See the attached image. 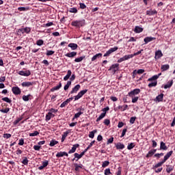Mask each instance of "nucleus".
<instances>
[{"instance_id":"16","label":"nucleus","mask_w":175,"mask_h":175,"mask_svg":"<svg viewBox=\"0 0 175 175\" xmlns=\"http://www.w3.org/2000/svg\"><path fill=\"white\" fill-rule=\"evenodd\" d=\"M62 157H69V154L66 152H59L56 154L57 158H61Z\"/></svg>"},{"instance_id":"37","label":"nucleus","mask_w":175,"mask_h":175,"mask_svg":"<svg viewBox=\"0 0 175 175\" xmlns=\"http://www.w3.org/2000/svg\"><path fill=\"white\" fill-rule=\"evenodd\" d=\"M68 135H69L68 131H66L63 133L62 136V143H64V142H65V139H66V137L68 136Z\"/></svg>"},{"instance_id":"30","label":"nucleus","mask_w":175,"mask_h":175,"mask_svg":"<svg viewBox=\"0 0 175 175\" xmlns=\"http://www.w3.org/2000/svg\"><path fill=\"white\" fill-rule=\"evenodd\" d=\"M68 46V47H70L72 50H77V47H79L77 44H75V43H70Z\"/></svg>"},{"instance_id":"61","label":"nucleus","mask_w":175,"mask_h":175,"mask_svg":"<svg viewBox=\"0 0 175 175\" xmlns=\"http://www.w3.org/2000/svg\"><path fill=\"white\" fill-rule=\"evenodd\" d=\"M54 53H55V51L47 50L46 55L48 56H50V55H53L54 54Z\"/></svg>"},{"instance_id":"13","label":"nucleus","mask_w":175,"mask_h":175,"mask_svg":"<svg viewBox=\"0 0 175 175\" xmlns=\"http://www.w3.org/2000/svg\"><path fill=\"white\" fill-rule=\"evenodd\" d=\"M85 150H83V152H81V154H79V153H75L74 154V157H75V158H77L76 161H79V159H81V158H83V156L85 154Z\"/></svg>"},{"instance_id":"42","label":"nucleus","mask_w":175,"mask_h":175,"mask_svg":"<svg viewBox=\"0 0 175 175\" xmlns=\"http://www.w3.org/2000/svg\"><path fill=\"white\" fill-rule=\"evenodd\" d=\"M97 131L96 130H94L92 131H90L89 133V137H90V139H94V137H95V133H96Z\"/></svg>"},{"instance_id":"51","label":"nucleus","mask_w":175,"mask_h":175,"mask_svg":"<svg viewBox=\"0 0 175 175\" xmlns=\"http://www.w3.org/2000/svg\"><path fill=\"white\" fill-rule=\"evenodd\" d=\"M152 155H154V150L152 149L146 154V158H150V157H152Z\"/></svg>"},{"instance_id":"19","label":"nucleus","mask_w":175,"mask_h":175,"mask_svg":"<svg viewBox=\"0 0 175 175\" xmlns=\"http://www.w3.org/2000/svg\"><path fill=\"white\" fill-rule=\"evenodd\" d=\"M77 55V52L72 51L71 53H68L65 55L66 57H68V58H73Z\"/></svg>"},{"instance_id":"57","label":"nucleus","mask_w":175,"mask_h":175,"mask_svg":"<svg viewBox=\"0 0 175 175\" xmlns=\"http://www.w3.org/2000/svg\"><path fill=\"white\" fill-rule=\"evenodd\" d=\"M49 111L52 113V114H57V113H58V109H55L54 108H51Z\"/></svg>"},{"instance_id":"44","label":"nucleus","mask_w":175,"mask_h":175,"mask_svg":"<svg viewBox=\"0 0 175 175\" xmlns=\"http://www.w3.org/2000/svg\"><path fill=\"white\" fill-rule=\"evenodd\" d=\"M83 59H85V56H81L79 57H77L75 59V62H81Z\"/></svg>"},{"instance_id":"17","label":"nucleus","mask_w":175,"mask_h":175,"mask_svg":"<svg viewBox=\"0 0 175 175\" xmlns=\"http://www.w3.org/2000/svg\"><path fill=\"white\" fill-rule=\"evenodd\" d=\"M19 32H21V33H29L31 32V28L25 27L20 29Z\"/></svg>"},{"instance_id":"63","label":"nucleus","mask_w":175,"mask_h":175,"mask_svg":"<svg viewBox=\"0 0 175 175\" xmlns=\"http://www.w3.org/2000/svg\"><path fill=\"white\" fill-rule=\"evenodd\" d=\"M136 121V117H131L130 118V124H135V122Z\"/></svg>"},{"instance_id":"59","label":"nucleus","mask_w":175,"mask_h":175,"mask_svg":"<svg viewBox=\"0 0 175 175\" xmlns=\"http://www.w3.org/2000/svg\"><path fill=\"white\" fill-rule=\"evenodd\" d=\"M1 113H7L10 111V108H5V109H0Z\"/></svg>"},{"instance_id":"25","label":"nucleus","mask_w":175,"mask_h":175,"mask_svg":"<svg viewBox=\"0 0 175 175\" xmlns=\"http://www.w3.org/2000/svg\"><path fill=\"white\" fill-rule=\"evenodd\" d=\"M152 40H154V37H146L144 39V44H147L150 42H152Z\"/></svg>"},{"instance_id":"55","label":"nucleus","mask_w":175,"mask_h":175,"mask_svg":"<svg viewBox=\"0 0 175 175\" xmlns=\"http://www.w3.org/2000/svg\"><path fill=\"white\" fill-rule=\"evenodd\" d=\"M68 12L70 13H77V8H70Z\"/></svg>"},{"instance_id":"5","label":"nucleus","mask_w":175,"mask_h":175,"mask_svg":"<svg viewBox=\"0 0 175 175\" xmlns=\"http://www.w3.org/2000/svg\"><path fill=\"white\" fill-rule=\"evenodd\" d=\"M120 69V64H112L109 68L108 69V70H112L113 75L116 73V72L118 71V70Z\"/></svg>"},{"instance_id":"9","label":"nucleus","mask_w":175,"mask_h":175,"mask_svg":"<svg viewBox=\"0 0 175 175\" xmlns=\"http://www.w3.org/2000/svg\"><path fill=\"white\" fill-rule=\"evenodd\" d=\"M14 95H20L21 94V89L18 86H15L12 88Z\"/></svg>"},{"instance_id":"46","label":"nucleus","mask_w":175,"mask_h":175,"mask_svg":"<svg viewBox=\"0 0 175 175\" xmlns=\"http://www.w3.org/2000/svg\"><path fill=\"white\" fill-rule=\"evenodd\" d=\"M55 144H58V142L56 141L55 139H52L50 142L49 146H50V147H54V146H55Z\"/></svg>"},{"instance_id":"7","label":"nucleus","mask_w":175,"mask_h":175,"mask_svg":"<svg viewBox=\"0 0 175 175\" xmlns=\"http://www.w3.org/2000/svg\"><path fill=\"white\" fill-rule=\"evenodd\" d=\"M131 58H133V55H126L122 57H120L118 59V64H121V62H124V61H127V59H131Z\"/></svg>"},{"instance_id":"21","label":"nucleus","mask_w":175,"mask_h":175,"mask_svg":"<svg viewBox=\"0 0 175 175\" xmlns=\"http://www.w3.org/2000/svg\"><path fill=\"white\" fill-rule=\"evenodd\" d=\"M61 87H62V83L59 82V85L53 87L51 89V92H54V91H58V90H59Z\"/></svg>"},{"instance_id":"41","label":"nucleus","mask_w":175,"mask_h":175,"mask_svg":"<svg viewBox=\"0 0 175 175\" xmlns=\"http://www.w3.org/2000/svg\"><path fill=\"white\" fill-rule=\"evenodd\" d=\"M173 170H174V167H173L172 165H167V173H170L171 172H173Z\"/></svg>"},{"instance_id":"24","label":"nucleus","mask_w":175,"mask_h":175,"mask_svg":"<svg viewBox=\"0 0 175 175\" xmlns=\"http://www.w3.org/2000/svg\"><path fill=\"white\" fill-rule=\"evenodd\" d=\"M116 147L117 150H124V148H125V145H124V144H122L121 142H118L116 145Z\"/></svg>"},{"instance_id":"6","label":"nucleus","mask_w":175,"mask_h":175,"mask_svg":"<svg viewBox=\"0 0 175 175\" xmlns=\"http://www.w3.org/2000/svg\"><path fill=\"white\" fill-rule=\"evenodd\" d=\"M139 92H141L140 89H134L133 91L129 92V96L130 98H134L135 96L139 95Z\"/></svg>"},{"instance_id":"15","label":"nucleus","mask_w":175,"mask_h":175,"mask_svg":"<svg viewBox=\"0 0 175 175\" xmlns=\"http://www.w3.org/2000/svg\"><path fill=\"white\" fill-rule=\"evenodd\" d=\"M54 117H55V114L52 113L51 112H48L46 115L45 120L46 121H50V120H51V118H54Z\"/></svg>"},{"instance_id":"23","label":"nucleus","mask_w":175,"mask_h":175,"mask_svg":"<svg viewBox=\"0 0 175 175\" xmlns=\"http://www.w3.org/2000/svg\"><path fill=\"white\" fill-rule=\"evenodd\" d=\"M103 55L102 53H97L95 55H94L92 57V61L94 62V61H96V59H99V58H102V56Z\"/></svg>"},{"instance_id":"62","label":"nucleus","mask_w":175,"mask_h":175,"mask_svg":"<svg viewBox=\"0 0 175 175\" xmlns=\"http://www.w3.org/2000/svg\"><path fill=\"white\" fill-rule=\"evenodd\" d=\"M79 8L80 9L84 10L87 8V5L83 3H79Z\"/></svg>"},{"instance_id":"53","label":"nucleus","mask_w":175,"mask_h":175,"mask_svg":"<svg viewBox=\"0 0 175 175\" xmlns=\"http://www.w3.org/2000/svg\"><path fill=\"white\" fill-rule=\"evenodd\" d=\"M69 103L68 102L67 100H66L64 102H63L61 105H60V107L62 109L64 107H66V106H68V104Z\"/></svg>"},{"instance_id":"29","label":"nucleus","mask_w":175,"mask_h":175,"mask_svg":"<svg viewBox=\"0 0 175 175\" xmlns=\"http://www.w3.org/2000/svg\"><path fill=\"white\" fill-rule=\"evenodd\" d=\"M118 109L119 110H120L121 111H125V110H128V105H119L118 107Z\"/></svg>"},{"instance_id":"58","label":"nucleus","mask_w":175,"mask_h":175,"mask_svg":"<svg viewBox=\"0 0 175 175\" xmlns=\"http://www.w3.org/2000/svg\"><path fill=\"white\" fill-rule=\"evenodd\" d=\"M39 135V132L38 131H34L33 133H31L29 134V136L33 137V136H38Z\"/></svg>"},{"instance_id":"35","label":"nucleus","mask_w":175,"mask_h":175,"mask_svg":"<svg viewBox=\"0 0 175 175\" xmlns=\"http://www.w3.org/2000/svg\"><path fill=\"white\" fill-rule=\"evenodd\" d=\"M144 72V69L134 70V75H143Z\"/></svg>"},{"instance_id":"31","label":"nucleus","mask_w":175,"mask_h":175,"mask_svg":"<svg viewBox=\"0 0 175 175\" xmlns=\"http://www.w3.org/2000/svg\"><path fill=\"white\" fill-rule=\"evenodd\" d=\"M173 85V80L172 79L171 81H168L167 84L164 85V88L165 90H167V88H170Z\"/></svg>"},{"instance_id":"3","label":"nucleus","mask_w":175,"mask_h":175,"mask_svg":"<svg viewBox=\"0 0 175 175\" xmlns=\"http://www.w3.org/2000/svg\"><path fill=\"white\" fill-rule=\"evenodd\" d=\"M88 92V90L85 89L80 91L77 96H75V100H79L80 98H82L83 95H85Z\"/></svg>"},{"instance_id":"27","label":"nucleus","mask_w":175,"mask_h":175,"mask_svg":"<svg viewBox=\"0 0 175 175\" xmlns=\"http://www.w3.org/2000/svg\"><path fill=\"white\" fill-rule=\"evenodd\" d=\"M143 31V28L141 27L140 26H135L134 29V32L135 33H140Z\"/></svg>"},{"instance_id":"40","label":"nucleus","mask_w":175,"mask_h":175,"mask_svg":"<svg viewBox=\"0 0 175 175\" xmlns=\"http://www.w3.org/2000/svg\"><path fill=\"white\" fill-rule=\"evenodd\" d=\"M135 146H136V144H135V143L131 142V143H130V144H128V146H127V150H131L135 148Z\"/></svg>"},{"instance_id":"2","label":"nucleus","mask_w":175,"mask_h":175,"mask_svg":"<svg viewBox=\"0 0 175 175\" xmlns=\"http://www.w3.org/2000/svg\"><path fill=\"white\" fill-rule=\"evenodd\" d=\"M118 50V46H114L113 48L109 49L103 55V57H110L113 53Z\"/></svg>"},{"instance_id":"39","label":"nucleus","mask_w":175,"mask_h":175,"mask_svg":"<svg viewBox=\"0 0 175 175\" xmlns=\"http://www.w3.org/2000/svg\"><path fill=\"white\" fill-rule=\"evenodd\" d=\"M105 117H106V112L105 113H102L99 117L96 119V122H99V121H100V120H103V118H105Z\"/></svg>"},{"instance_id":"45","label":"nucleus","mask_w":175,"mask_h":175,"mask_svg":"<svg viewBox=\"0 0 175 175\" xmlns=\"http://www.w3.org/2000/svg\"><path fill=\"white\" fill-rule=\"evenodd\" d=\"M165 162V161H164V160H162L161 162L158 163L154 165V169H157V167H161V166H162V165H163Z\"/></svg>"},{"instance_id":"52","label":"nucleus","mask_w":175,"mask_h":175,"mask_svg":"<svg viewBox=\"0 0 175 175\" xmlns=\"http://www.w3.org/2000/svg\"><path fill=\"white\" fill-rule=\"evenodd\" d=\"M164 154L163 153H156L154 157V158H157V159H159L161 157H163Z\"/></svg>"},{"instance_id":"43","label":"nucleus","mask_w":175,"mask_h":175,"mask_svg":"<svg viewBox=\"0 0 175 175\" xmlns=\"http://www.w3.org/2000/svg\"><path fill=\"white\" fill-rule=\"evenodd\" d=\"M94 144H95V140L92 141L89 146L87 147V148H85L83 151H85V152H87V151H88L90 150V148H91V147H92V146H94Z\"/></svg>"},{"instance_id":"26","label":"nucleus","mask_w":175,"mask_h":175,"mask_svg":"<svg viewBox=\"0 0 175 175\" xmlns=\"http://www.w3.org/2000/svg\"><path fill=\"white\" fill-rule=\"evenodd\" d=\"M148 81H151V83H149L148 85V87H149V88L154 87V76H152L151 78H149L148 79Z\"/></svg>"},{"instance_id":"36","label":"nucleus","mask_w":175,"mask_h":175,"mask_svg":"<svg viewBox=\"0 0 175 175\" xmlns=\"http://www.w3.org/2000/svg\"><path fill=\"white\" fill-rule=\"evenodd\" d=\"M70 85H72V81H67V83L64 85V91H68Z\"/></svg>"},{"instance_id":"54","label":"nucleus","mask_w":175,"mask_h":175,"mask_svg":"<svg viewBox=\"0 0 175 175\" xmlns=\"http://www.w3.org/2000/svg\"><path fill=\"white\" fill-rule=\"evenodd\" d=\"M44 43V41H43V40H38L36 41L37 46H43Z\"/></svg>"},{"instance_id":"64","label":"nucleus","mask_w":175,"mask_h":175,"mask_svg":"<svg viewBox=\"0 0 175 175\" xmlns=\"http://www.w3.org/2000/svg\"><path fill=\"white\" fill-rule=\"evenodd\" d=\"M18 146H24V139L23 138L19 139Z\"/></svg>"},{"instance_id":"18","label":"nucleus","mask_w":175,"mask_h":175,"mask_svg":"<svg viewBox=\"0 0 175 175\" xmlns=\"http://www.w3.org/2000/svg\"><path fill=\"white\" fill-rule=\"evenodd\" d=\"M81 110H83V108H78L77 109V111H79V112L75 114L74 118H73L72 120H75V118H79V117H80V116H81V114L83 113L81 111Z\"/></svg>"},{"instance_id":"20","label":"nucleus","mask_w":175,"mask_h":175,"mask_svg":"<svg viewBox=\"0 0 175 175\" xmlns=\"http://www.w3.org/2000/svg\"><path fill=\"white\" fill-rule=\"evenodd\" d=\"M171 155H173V150L168 152L165 156L163 160L166 162L169 158H170Z\"/></svg>"},{"instance_id":"8","label":"nucleus","mask_w":175,"mask_h":175,"mask_svg":"<svg viewBox=\"0 0 175 175\" xmlns=\"http://www.w3.org/2000/svg\"><path fill=\"white\" fill-rule=\"evenodd\" d=\"M162 57H163V53H162V51L158 50L155 52L154 59L156 61H158V59H161Z\"/></svg>"},{"instance_id":"4","label":"nucleus","mask_w":175,"mask_h":175,"mask_svg":"<svg viewBox=\"0 0 175 175\" xmlns=\"http://www.w3.org/2000/svg\"><path fill=\"white\" fill-rule=\"evenodd\" d=\"M18 75H19L20 76H24L25 77H28L29 76H31V70H20L19 72H18Z\"/></svg>"},{"instance_id":"48","label":"nucleus","mask_w":175,"mask_h":175,"mask_svg":"<svg viewBox=\"0 0 175 175\" xmlns=\"http://www.w3.org/2000/svg\"><path fill=\"white\" fill-rule=\"evenodd\" d=\"M74 166L75 167V172H79V169H83V167L81 165H79L77 163H75Z\"/></svg>"},{"instance_id":"34","label":"nucleus","mask_w":175,"mask_h":175,"mask_svg":"<svg viewBox=\"0 0 175 175\" xmlns=\"http://www.w3.org/2000/svg\"><path fill=\"white\" fill-rule=\"evenodd\" d=\"M160 150H163L164 151H166V150H167V146H166V144H165V142H161Z\"/></svg>"},{"instance_id":"38","label":"nucleus","mask_w":175,"mask_h":175,"mask_svg":"<svg viewBox=\"0 0 175 175\" xmlns=\"http://www.w3.org/2000/svg\"><path fill=\"white\" fill-rule=\"evenodd\" d=\"M105 117H106V112L105 113H102L99 117L96 119V122H99V121H100V120H103V118H105Z\"/></svg>"},{"instance_id":"28","label":"nucleus","mask_w":175,"mask_h":175,"mask_svg":"<svg viewBox=\"0 0 175 175\" xmlns=\"http://www.w3.org/2000/svg\"><path fill=\"white\" fill-rule=\"evenodd\" d=\"M154 100H156V102H162V100H163V94L161 93V94L157 96Z\"/></svg>"},{"instance_id":"47","label":"nucleus","mask_w":175,"mask_h":175,"mask_svg":"<svg viewBox=\"0 0 175 175\" xmlns=\"http://www.w3.org/2000/svg\"><path fill=\"white\" fill-rule=\"evenodd\" d=\"M110 165V162L109 161H105L103 162L102 167H107Z\"/></svg>"},{"instance_id":"49","label":"nucleus","mask_w":175,"mask_h":175,"mask_svg":"<svg viewBox=\"0 0 175 175\" xmlns=\"http://www.w3.org/2000/svg\"><path fill=\"white\" fill-rule=\"evenodd\" d=\"M1 100H3V102H6L7 103H12V100L8 97H4Z\"/></svg>"},{"instance_id":"1","label":"nucleus","mask_w":175,"mask_h":175,"mask_svg":"<svg viewBox=\"0 0 175 175\" xmlns=\"http://www.w3.org/2000/svg\"><path fill=\"white\" fill-rule=\"evenodd\" d=\"M72 27H76L77 28H81L85 25V19L73 21L71 23Z\"/></svg>"},{"instance_id":"12","label":"nucleus","mask_w":175,"mask_h":175,"mask_svg":"<svg viewBox=\"0 0 175 175\" xmlns=\"http://www.w3.org/2000/svg\"><path fill=\"white\" fill-rule=\"evenodd\" d=\"M41 163H42V165L38 167L39 170H43L44 167H47V166H49V161L47 160L42 161Z\"/></svg>"},{"instance_id":"10","label":"nucleus","mask_w":175,"mask_h":175,"mask_svg":"<svg viewBox=\"0 0 175 175\" xmlns=\"http://www.w3.org/2000/svg\"><path fill=\"white\" fill-rule=\"evenodd\" d=\"M80 88H81V86L79 84L76 85L72 89V91L70 92V95L72 94H77V92L79 91V90H80Z\"/></svg>"},{"instance_id":"32","label":"nucleus","mask_w":175,"mask_h":175,"mask_svg":"<svg viewBox=\"0 0 175 175\" xmlns=\"http://www.w3.org/2000/svg\"><path fill=\"white\" fill-rule=\"evenodd\" d=\"M170 66L169 64H164V65L161 66V69L162 72H165L166 70H168V69H170Z\"/></svg>"},{"instance_id":"50","label":"nucleus","mask_w":175,"mask_h":175,"mask_svg":"<svg viewBox=\"0 0 175 175\" xmlns=\"http://www.w3.org/2000/svg\"><path fill=\"white\" fill-rule=\"evenodd\" d=\"M104 174L105 175H113L112 174H111V172L110 171V168H107V169H105V171H104Z\"/></svg>"},{"instance_id":"56","label":"nucleus","mask_w":175,"mask_h":175,"mask_svg":"<svg viewBox=\"0 0 175 175\" xmlns=\"http://www.w3.org/2000/svg\"><path fill=\"white\" fill-rule=\"evenodd\" d=\"M22 120H23V117L18 118L13 122V124H14V125H17V124H18V122H20V121H21Z\"/></svg>"},{"instance_id":"60","label":"nucleus","mask_w":175,"mask_h":175,"mask_svg":"<svg viewBox=\"0 0 175 175\" xmlns=\"http://www.w3.org/2000/svg\"><path fill=\"white\" fill-rule=\"evenodd\" d=\"M29 96H31V95H28V96H23V100L25 101V102H28V100H29Z\"/></svg>"},{"instance_id":"14","label":"nucleus","mask_w":175,"mask_h":175,"mask_svg":"<svg viewBox=\"0 0 175 175\" xmlns=\"http://www.w3.org/2000/svg\"><path fill=\"white\" fill-rule=\"evenodd\" d=\"M79 147H80V145L79 144H74L72 149L68 151V154H73L76 152V150L79 148Z\"/></svg>"},{"instance_id":"33","label":"nucleus","mask_w":175,"mask_h":175,"mask_svg":"<svg viewBox=\"0 0 175 175\" xmlns=\"http://www.w3.org/2000/svg\"><path fill=\"white\" fill-rule=\"evenodd\" d=\"M23 161H21V163H23V165H25V166H27L28 165V162H29V161H28V157H23L22 158Z\"/></svg>"},{"instance_id":"11","label":"nucleus","mask_w":175,"mask_h":175,"mask_svg":"<svg viewBox=\"0 0 175 175\" xmlns=\"http://www.w3.org/2000/svg\"><path fill=\"white\" fill-rule=\"evenodd\" d=\"M35 82L31 81H25L21 83L22 87H32V85H35Z\"/></svg>"},{"instance_id":"22","label":"nucleus","mask_w":175,"mask_h":175,"mask_svg":"<svg viewBox=\"0 0 175 175\" xmlns=\"http://www.w3.org/2000/svg\"><path fill=\"white\" fill-rule=\"evenodd\" d=\"M72 76V70H68L67 71V75L64 77V81H68L69 80V78Z\"/></svg>"}]
</instances>
